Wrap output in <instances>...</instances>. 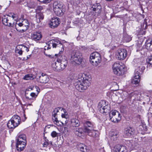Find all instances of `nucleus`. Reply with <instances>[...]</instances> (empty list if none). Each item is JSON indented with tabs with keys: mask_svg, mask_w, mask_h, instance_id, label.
Returning a JSON list of instances; mask_svg holds the SVG:
<instances>
[{
	"mask_svg": "<svg viewBox=\"0 0 152 152\" xmlns=\"http://www.w3.org/2000/svg\"><path fill=\"white\" fill-rule=\"evenodd\" d=\"M85 128L90 129H93L95 128L94 123L89 121H86L84 123Z\"/></svg>",
	"mask_w": 152,
	"mask_h": 152,
	"instance_id": "26",
	"label": "nucleus"
},
{
	"mask_svg": "<svg viewBox=\"0 0 152 152\" xmlns=\"http://www.w3.org/2000/svg\"><path fill=\"white\" fill-rule=\"evenodd\" d=\"M151 152H152V149L151 150Z\"/></svg>",
	"mask_w": 152,
	"mask_h": 152,
	"instance_id": "56",
	"label": "nucleus"
},
{
	"mask_svg": "<svg viewBox=\"0 0 152 152\" xmlns=\"http://www.w3.org/2000/svg\"><path fill=\"white\" fill-rule=\"evenodd\" d=\"M70 60L74 65L80 64L83 60L81 55L78 51L72 53Z\"/></svg>",
	"mask_w": 152,
	"mask_h": 152,
	"instance_id": "3",
	"label": "nucleus"
},
{
	"mask_svg": "<svg viewBox=\"0 0 152 152\" xmlns=\"http://www.w3.org/2000/svg\"><path fill=\"white\" fill-rule=\"evenodd\" d=\"M53 47V48L60 47L61 49H63V46L60 42L57 40H51L48 42V47L45 46L44 48L45 50H49Z\"/></svg>",
	"mask_w": 152,
	"mask_h": 152,
	"instance_id": "8",
	"label": "nucleus"
},
{
	"mask_svg": "<svg viewBox=\"0 0 152 152\" xmlns=\"http://www.w3.org/2000/svg\"><path fill=\"white\" fill-rule=\"evenodd\" d=\"M124 68L117 63H115L112 66V69L114 73L118 75H120L123 73Z\"/></svg>",
	"mask_w": 152,
	"mask_h": 152,
	"instance_id": "12",
	"label": "nucleus"
},
{
	"mask_svg": "<svg viewBox=\"0 0 152 152\" xmlns=\"http://www.w3.org/2000/svg\"><path fill=\"white\" fill-rule=\"evenodd\" d=\"M60 23V22L58 18L54 17L51 19L50 25L52 28H55L57 27Z\"/></svg>",
	"mask_w": 152,
	"mask_h": 152,
	"instance_id": "14",
	"label": "nucleus"
},
{
	"mask_svg": "<svg viewBox=\"0 0 152 152\" xmlns=\"http://www.w3.org/2000/svg\"><path fill=\"white\" fill-rule=\"evenodd\" d=\"M52 120L53 121L55 124L57 126H59L60 125L59 124V121L58 120L57 116H56L55 117H53Z\"/></svg>",
	"mask_w": 152,
	"mask_h": 152,
	"instance_id": "38",
	"label": "nucleus"
},
{
	"mask_svg": "<svg viewBox=\"0 0 152 152\" xmlns=\"http://www.w3.org/2000/svg\"><path fill=\"white\" fill-rule=\"evenodd\" d=\"M140 73L137 71L135 73L134 77L132 80V83L135 85L138 84L140 80Z\"/></svg>",
	"mask_w": 152,
	"mask_h": 152,
	"instance_id": "17",
	"label": "nucleus"
},
{
	"mask_svg": "<svg viewBox=\"0 0 152 152\" xmlns=\"http://www.w3.org/2000/svg\"><path fill=\"white\" fill-rule=\"evenodd\" d=\"M99 111L101 113H104L108 111L107 106L105 104V102L103 101L100 102L98 105Z\"/></svg>",
	"mask_w": 152,
	"mask_h": 152,
	"instance_id": "15",
	"label": "nucleus"
},
{
	"mask_svg": "<svg viewBox=\"0 0 152 152\" xmlns=\"http://www.w3.org/2000/svg\"><path fill=\"white\" fill-rule=\"evenodd\" d=\"M28 105H29V106H30V105H31V104H28Z\"/></svg>",
	"mask_w": 152,
	"mask_h": 152,
	"instance_id": "54",
	"label": "nucleus"
},
{
	"mask_svg": "<svg viewBox=\"0 0 152 152\" xmlns=\"http://www.w3.org/2000/svg\"><path fill=\"white\" fill-rule=\"evenodd\" d=\"M64 5L62 3L54 2L53 4V11L57 16H61L64 14Z\"/></svg>",
	"mask_w": 152,
	"mask_h": 152,
	"instance_id": "4",
	"label": "nucleus"
},
{
	"mask_svg": "<svg viewBox=\"0 0 152 152\" xmlns=\"http://www.w3.org/2000/svg\"><path fill=\"white\" fill-rule=\"evenodd\" d=\"M35 77L34 75L31 74H28L26 75L24 77L23 79L26 80H33Z\"/></svg>",
	"mask_w": 152,
	"mask_h": 152,
	"instance_id": "32",
	"label": "nucleus"
},
{
	"mask_svg": "<svg viewBox=\"0 0 152 152\" xmlns=\"http://www.w3.org/2000/svg\"><path fill=\"white\" fill-rule=\"evenodd\" d=\"M42 36V35L40 32L39 31L35 32L31 34V37L33 40L36 41L40 40Z\"/></svg>",
	"mask_w": 152,
	"mask_h": 152,
	"instance_id": "18",
	"label": "nucleus"
},
{
	"mask_svg": "<svg viewBox=\"0 0 152 152\" xmlns=\"http://www.w3.org/2000/svg\"><path fill=\"white\" fill-rule=\"evenodd\" d=\"M26 144V142H17L16 148L17 150L20 151H22L25 148Z\"/></svg>",
	"mask_w": 152,
	"mask_h": 152,
	"instance_id": "20",
	"label": "nucleus"
},
{
	"mask_svg": "<svg viewBox=\"0 0 152 152\" xmlns=\"http://www.w3.org/2000/svg\"><path fill=\"white\" fill-rule=\"evenodd\" d=\"M88 128H85L83 129V128H76L74 132L75 134L77 136L81 137L82 136H84V133H86L88 132Z\"/></svg>",
	"mask_w": 152,
	"mask_h": 152,
	"instance_id": "13",
	"label": "nucleus"
},
{
	"mask_svg": "<svg viewBox=\"0 0 152 152\" xmlns=\"http://www.w3.org/2000/svg\"><path fill=\"white\" fill-rule=\"evenodd\" d=\"M44 54H45V55H46V56H48V55L47 54H46V53H45V51H44Z\"/></svg>",
	"mask_w": 152,
	"mask_h": 152,
	"instance_id": "52",
	"label": "nucleus"
},
{
	"mask_svg": "<svg viewBox=\"0 0 152 152\" xmlns=\"http://www.w3.org/2000/svg\"><path fill=\"white\" fill-rule=\"evenodd\" d=\"M22 50L23 49L22 48V45H18L15 48V52L16 53L18 54L19 55H22L23 53Z\"/></svg>",
	"mask_w": 152,
	"mask_h": 152,
	"instance_id": "28",
	"label": "nucleus"
},
{
	"mask_svg": "<svg viewBox=\"0 0 152 152\" xmlns=\"http://www.w3.org/2000/svg\"><path fill=\"white\" fill-rule=\"evenodd\" d=\"M45 140L43 143L42 144L43 147H47L49 144V142L48 139H47L46 137H44Z\"/></svg>",
	"mask_w": 152,
	"mask_h": 152,
	"instance_id": "36",
	"label": "nucleus"
},
{
	"mask_svg": "<svg viewBox=\"0 0 152 152\" xmlns=\"http://www.w3.org/2000/svg\"><path fill=\"white\" fill-rule=\"evenodd\" d=\"M12 121L15 123V125L17 126L20 124L21 121L20 117L17 115H13L11 118Z\"/></svg>",
	"mask_w": 152,
	"mask_h": 152,
	"instance_id": "23",
	"label": "nucleus"
},
{
	"mask_svg": "<svg viewBox=\"0 0 152 152\" xmlns=\"http://www.w3.org/2000/svg\"><path fill=\"white\" fill-rule=\"evenodd\" d=\"M42 9V7L41 6H39L36 9V11H41Z\"/></svg>",
	"mask_w": 152,
	"mask_h": 152,
	"instance_id": "44",
	"label": "nucleus"
},
{
	"mask_svg": "<svg viewBox=\"0 0 152 152\" xmlns=\"http://www.w3.org/2000/svg\"><path fill=\"white\" fill-rule=\"evenodd\" d=\"M40 2L43 3L45 4V0H37Z\"/></svg>",
	"mask_w": 152,
	"mask_h": 152,
	"instance_id": "49",
	"label": "nucleus"
},
{
	"mask_svg": "<svg viewBox=\"0 0 152 152\" xmlns=\"http://www.w3.org/2000/svg\"><path fill=\"white\" fill-rule=\"evenodd\" d=\"M134 129L130 127H127L125 129V134L127 137H130L134 133Z\"/></svg>",
	"mask_w": 152,
	"mask_h": 152,
	"instance_id": "24",
	"label": "nucleus"
},
{
	"mask_svg": "<svg viewBox=\"0 0 152 152\" xmlns=\"http://www.w3.org/2000/svg\"><path fill=\"white\" fill-rule=\"evenodd\" d=\"M52 0H45V4H47L50 2Z\"/></svg>",
	"mask_w": 152,
	"mask_h": 152,
	"instance_id": "47",
	"label": "nucleus"
},
{
	"mask_svg": "<svg viewBox=\"0 0 152 152\" xmlns=\"http://www.w3.org/2000/svg\"><path fill=\"white\" fill-rule=\"evenodd\" d=\"M111 139H115L118 137V134L117 133L113 132L111 134Z\"/></svg>",
	"mask_w": 152,
	"mask_h": 152,
	"instance_id": "39",
	"label": "nucleus"
},
{
	"mask_svg": "<svg viewBox=\"0 0 152 152\" xmlns=\"http://www.w3.org/2000/svg\"><path fill=\"white\" fill-rule=\"evenodd\" d=\"M15 123L13 122L11 119L10 120H9L7 124V127L9 129H14L17 127V126H15Z\"/></svg>",
	"mask_w": 152,
	"mask_h": 152,
	"instance_id": "31",
	"label": "nucleus"
},
{
	"mask_svg": "<svg viewBox=\"0 0 152 152\" xmlns=\"http://www.w3.org/2000/svg\"><path fill=\"white\" fill-rule=\"evenodd\" d=\"M3 114L2 112L0 111V119H1L3 116Z\"/></svg>",
	"mask_w": 152,
	"mask_h": 152,
	"instance_id": "48",
	"label": "nucleus"
},
{
	"mask_svg": "<svg viewBox=\"0 0 152 152\" xmlns=\"http://www.w3.org/2000/svg\"><path fill=\"white\" fill-rule=\"evenodd\" d=\"M36 5V4L34 2L27 4V6L30 8H35Z\"/></svg>",
	"mask_w": 152,
	"mask_h": 152,
	"instance_id": "35",
	"label": "nucleus"
},
{
	"mask_svg": "<svg viewBox=\"0 0 152 152\" xmlns=\"http://www.w3.org/2000/svg\"><path fill=\"white\" fill-rule=\"evenodd\" d=\"M102 7L99 3H96L93 5L92 10L95 11L96 13H100L101 11Z\"/></svg>",
	"mask_w": 152,
	"mask_h": 152,
	"instance_id": "22",
	"label": "nucleus"
},
{
	"mask_svg": "<svg viewBox=\"0 0 152 152\" xmlns=\"http://www.w3.org/2000/svg\"><path fill=\"white\" fill-rule=\"evenodd\" d=\"M49 142V144H50L51 145H53L52 142L51 141H50Z\"/></svg>",
	"mask_w": 152,
	"mask_h": 152,
	"instance_id": "51",
	"label": "nucleus"
},
{
	"mask_svg": "<svg viewBox=\"0 0 152 152\" xmlns=\"http://www.w3.org/2000/svg\"><path fill=\"white\" fill-rule=\"evenodd\" d=\"M25 21L26 23V24L24 23V21L18 23V21L17 22L15 28L17 31L20 32H23L28 29L29 23L27 20H25Z\"/></svg>",
	"mask_w": 152,
	"mask_h": 152,
	"instance_id": "6",
	"label": "nucleus"
},
{
	"mask_svg": "<svg viewBox=\"0 0 152 152\" xmlns=\"http://www.w3.org/2000/svg\"><path fill=\"white\" fill-rule=\"evenodd\" d=\"M80 150L83 152H90V150L85 145L80 143L78 146Z\"/></svg>",
	"mask_w": 152,
	"mask_h": 152,
	"instance_id": "25",
	"label": "nucleus"
},
{
	"mask_svg": "<svg viewBox=\"0 0 152 152\" xmlns=\"http://www.w3.org/2000/svg\"><path fill=\"white\" fill-rule=\"evenodd\" d=\"M148 60H147V61L148 62V63L152 66V55L151 56L148 57Z\"/></svg>",
	"mask_w": 152,
	"mask_h": 152,
	"instance_id": "41",
	"label": "nucleus"
},
{
	"mask_svg": "<svg viewBox=\"0 0 152 152\" xmlns=\"http://www.w3.org/2000/svg\"><path fill=\"white\" fill-rule=\"evenodd\" d=\"M18 142H26V137L25 134H21L18 136L17 139V141Z\"/></svg>",
	"mask_w": 152,
	"mask_h": 152,
	"instance_id": "27",
	"label": "nucleus"
},
{
	"mask_svg": "<svg viewBox=\"0 0 152 152\" xmlns=\"http://www.w3.org/2000/svg\"><path fill=\"white\" fill-rule=\"evenodd\" d=\"M58 133L55 131H53L51 134V135L53 138H55L58 136Z\"/></svg>",
	"mask_w": 152,
	"mask_h": 152,
	"instance_id": "40",
	"label": "nucleus"
},
{
	"mask_svg": "<svg viewBox=\"0 0 152 152\" xmlns=\"http://www.w3.org/2000/svg\"><path fill=\"white\" fill-rule=\"evenodd\" d=\"M135 94V92H132V93H131V94L132 95H133L134 94Z\"/></svg>",
	"mask_w": 152,
	"mask_h": 152,
	"instance_id": "53",
	"label": "nucleus"
},
{
	"mask_svg": "<svg viewBox=\"0 0 152 152\" xmlns=\"http://www.w3.org/2000/svg\"><path fill=\"white\" fill-rule=\"evenodd\" d=\"M114 150L116 152H127V149L125 146L119 145L115 146Z\"/></svg>",
	"mask_w": 152,
	"mask_h": 152,
	"instance_id": "19",
	"label": "nucleus"
},
{
	"mask_svg": "<svg viewBox=\"0 0 152 152\" xmlns=\"http://www.w3.org/2000/svg\"><path fill=\"white\" fill-rule=\"evenodd\" d=\"M90 76L83 73H80L78 75V78L75 83L76 89L80 91L86 90L90 86L91 78Z\"/></svg>",
	"mask_w": 152,
	"mask_h": 152,
	"instance_id": "1",
	"label": "nucleus"
},
{
	"mask_svg": "<svg viewBox=\"0 0 152 152\" xmlns=\"http://www.w3.org/2000/svg\"><path fill=\"white\" fill-rule=\"evenodd\" d=\"M140 65L138 66L137 68L135 70V72H136V71H138L139 72H142L145 69V67L142 64H140ZM140 73V72H139Z\"/></svg>",
	"mask_w": 152,
	"mask_h": 152,
	"instance_id": "33",
	"label": "nucleus"
},
{
	"mask_svg": "<svg viewBox=\"0 0 152 152\" xmlns=\"http://www.w3.org/2000/svg\"><path fill=\"white\" fill-rule=\"evenodd\" d=\"M145 46L147 49L152 50V40H147L145 42Z\"/></svg>",
	"mask_w": 152,
	"mask_h": 152,
	"instance_id": "30",
	"label": "nucleus"
},
{
	"mask_svg": "<svg viewBox=\"0 0 152 152\" xmlns=\"http://www.w3.org/2000/svg\"><path fill=\"white\" fill-rule=\"evenodd\" d=\"M124 39H126V37H124Z\"/></svg>",
	"mask_w": 152,
	"mask_h": 152,
	"instance_id": "55",
	"label": "nucleus"
},
{
	"mask_svg": "<svg viewBox=\"0 0 152 152\" xmlns=\"http://www.w3.org/2000/svg\"><path fill=\"white\" fill-rule=\"evenodd\" d=\"M88 132L87 133L90 136L96 137H98L99 136V132L96 131L93 129H90L88 128Z\"/></svg>",
	"mask_w": 152,
	"mask_h": 152,
	"instance_id": "21",
	"label": "nucleus"
},
{
	"mask_svg": "<svg viewBox=\"0 0 152 152\" xmlns=\"http://www.w3.org/2000/svg\"><path fill=\"white\" fill-rule=\"evenodd\" d=\"M33 88V86H30L28 88V89H27V90H28V91H30L31 90H32Z\"/></svg>",
	"mask_w": 152,
	"mask_h": 152,
	"instance_id": "46",
	"label": "nucleus"
},
{
	"mask_svg": "<svg viewBox=\"0 0 152 152\" xmlns=\"http://www.w3.org/2000/svg\"><path fill=\"white\" fill-rule=\"evenodd\" d=\"M80 124V122L77 119L72 118L71 120V125H66L67 127H65V129L67 132H70L73 130V127H78L79 126Z\"/></svg>",
	"mask_w": 152,
	"mask_h": 152,
	"instance_id": "10",
	"label": "nucleus"
},
{
	"mask_svg": "<svg viewBox=\"0 0 152 152\" xmlns=\"http://www.w3.org/2000/svg\"><path fill=\"white\" fill-rule=\"evenodd\" d=\"M61 110V108L58 107L56 108L53 112V116L56 117L57 116V113L59 112V110Z\"/></svg>",
	"mask_w": 152,
	"mask_h": 152,
	"instance_id": "37",
	"label": "nucleus"
},
{
	"mask_svg": "<svg viewBox=\"0 0 152 152\" xmlns=\"http://www.w3.org/2000/svg\"><path fill=\"white\" fill-rule=\"evenodd\" d=\"M38 76H37V77ZM38 78L37 77L39 82L41 83H47L49 80V78L48 76L45 74L42 73L40 76H38Z\"/></svg>",
	"mask_w": 152,
	"mask_h": 152,
	"instance_id": "16",
	"label": "nucleus"
},
{
	"mask_svg": "<svg viewBox=\"0 0 152 152\" xmlns=\"http://www.w3.org/2000/svg\"><path fill=\"white\" fill-rule=\"evenodd\" d=\"M109 117L110 120L115 123L118 122L121 119V115L116 110L112 111L110 112Z\"/></svg>",
	"mask_w": 152,
	"mask_h": 152,
	"instance_id": "7",
	"label": "nucleus"
},
{
	"mask_svg": "<svg viewBox=\"0 0 152 152\" xmlns=\"http://www.w3.org/2000/svg\"><path fill=\"white\" fill-rule=\"evenodd\" d=\"M61 117L62 118H65L66 119V120L65 121V124L66 125L68 122V120L67 119L69 117L67 113L66 112H64V114L62 113L61 114Z\"/></svg>",
	"mask_w": 152,
	"mask_h": 152,
	"instance_id": "34",
	"label": "nucleus"
},
{
	"mask_svg": "<svg viewBox=\"0 0 152 152\" xmlns=\"http://www.w3.org/2000/svg\"><path fill=\"white\" fill-rule=\"evenodd\" d=\"M30 96L33 98H36L37 96L34 93H31L30 94Z\"/></svg>",
	"mask_w": 152,
	"mask_h": 152,
	"instance_id": "43",
	"label": "nucleus"
},
{
	"mask_svg": "<svg viewBox=\"0 0 152 152\" xmlns=\"http://www.w3.org/2000/svg\"><path fill=\"white\" fill-rule=\"evenodd\" d=\"M127 54V50L124 49L120 48L118 49L116 53V58L120 60H123L126 57Z\"/></svg>",
	"mask_w": 152,
	"mask_h": 152,
	"instance_id": "11",
	"label": "nucleus"
},
{
	"mask_svg": "<svg viewBox=\"0 0 152 152\" xmlns=\"http://www.w3.org/2000/svg\"><path fill=\"white\" fill-rule=\"evenodd\" d=\"M139 34L140 35H144L145 34V31L144 30H142L141 31H140V32L139 33Z\"/></svg>",
	"mask_w": 152,
	"mask_h": 152,
	"instance_id": "45",
	"label": "nucleus"
},
{
	"mask_svg": "<svg viewBox=\"0 0 152 152\" xmlns=\"http://www.w3.org/2000/svg\"><path fill=\"white\" fill-rule=\"evenodd\" d=\"M139 61V59H134L133 61L134 62H135V61Z\"/></svg>",
	"mask_w": 152,
	"mask_h": 152,
	"instance_id": "50",
	"label": "nucleus"
},
{
	"mask_svg": "<svg viewBox=\"0 0 152 152\" xmlns=\"http://www.w3.org/2000/svg\"><path fill=\"white\" fill-rule=\"evenodd\" d=\"M37 22L39 23L44 18L43 14L41 13H38L36 15Z\"/></svg>",
	"mask_w": 152,
	"mask_h": 152,
	"instance_id": "29",
	"label": "nucleus"
},
{
	"mask_svg": "<svg viewBox=\"0 0 152 152\" xmlns=\"http://www.w3.org/2000/svg\"><path fill=\"white\" fill-rule=\"evenodd\" d=\"M22 48L23 50H25L27 52L29 51L28 48L25 46L22 45Z\"/></svg>",
	"mask_w": 152,
	"mask_h": 152,
	"instance_id": "42",
	"label": "nucleus"
},
{
	"mask_svg": "<svg viewBox=\"0 0 152 152\" xmlns=\"http://www.w3.org/2000/svg\"><path fill=\"white\" fill-rule=\"evenodd\" d=\"M63 50L64 49H61L58 54L55 55L56 56H57L58 58L53 61L51 64L52 67L55 71H61L66 68L67 65L66 57L61 55Z\"/></svg>",
	"mask_w": 152,
	"mask_h": 152,
	"instance_id": "2",
	"label": "nucleus"
},
{
	"mask_svg": "<svg viewBox=\"0 0 152 152\" xmlns=\"http://www.w3.org/2000/svg\"><path fill=\"white\" fill-rule=\"evenodd\" d=\"M12 15L11 17L8 15H4L2 18V23L5 25L9 27L11 26L12 23H13V19L17 17L16 15Z\"/></svg>",
	"mask_w": 152,
	"mask_h": 152,
	"instance_id": "9",
	"label": "nucleus"
},
{
	"mask_svg": "<svg viewBox=\"0 0 152 152\" xmlns=\"http://www.w3.org/2000/svg\"><path fill=\"white\" fill-rule=\"evenodd\" d=\"M101 59L100 54L97 52L92 53L90 57V62L95 66H97L100 63Z\"/></svg>",
	"mask_w": 152,
	"mask_h": 152,
	"instance_id": "5",
	"label": "nucleus"
}]
</instances>
